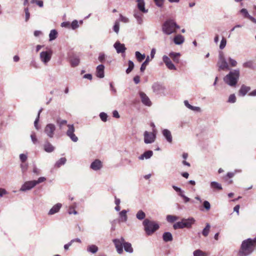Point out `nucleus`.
I'll return each mask as SVG.
<instances>
[{
  "instance_id": "obj_14",
  "label": "nucleus",
  "mask_w": 256,
  "mask_h": 256,
  "mask_svg": "<svg viewBox=\"0 0 256 256\" xmlns=\"http://www.w3.org/2000/svg\"><path fill=\"white\" fill-rule=\"evenodd\" d=\"M140 96L142 102L148 106H150L152 104L148 96L143 92H140Z\"/></svg>"
},
{
  "instance_id": "obj_29",
  "label": "nucleus",
  "mask_w": 256,
  "mask_h": 256,
  "mask_svg": "<svg viewBox=\"0 0 256 256\" xmlns=\"http://www.w3.org/2000/svg\"><path fill=\"white\" fill-rule=\"evenodd\" d=\"M80 59L76 56H73L70 58V64L72 66L74 67L78 65Z\"/></svg>"
},
{
  "instance_id": "obj_24",
  "label": "nucleus",
  "mask_w": 256,
  "mask_h": 256,
  "mask_svg": "<svg viewBox=\"0 0 256 256\" xmlns=\"http://www.w3.org/2000/svg\"><path fill=\"white\" fill-rule=\"evenodd\" d=\"M152 89L154 92L158 93L162 91L164 88L161 84L158 83H154L152 85Z\"/></svg>"
},
{
  "instance_id": "obj_33",
  "label": "nucleus",
  "mask_w": 256,
  "mask_h": 256,
  "mask_svg": "<svg viewBox=\"0 0 256 256\" xmlns=\"http://www.w3.org/2000/svg\"><path fill=\"white\" fill-rule=\"evenodd\" d=\"M210 226L209 224H206V227L203 230L202 234L204 236H207L210 230Z\"/></svg>"
},
{
  "instance_id": "obj_9",
  "label": "nucleus",
  "mask_w": 256,
  "mask_h": 256,
  "mask_svg": "<svg viewBox=\"0 0 256 256\" xmlns=\"http://www.w3.org/2000/svg\"><path fill=\"white\" fill-rule=\"evenodd\" d=\"M218 66L220 70H224L228 69V63L226 61L222 52L220 54Z\"/></svg>"
},
{
  "instance_id": "obj_49",
  "label": "nucleus",
  "mask_w": 256,
  "mask_h": 256,
  "mask_svg": "<svg viewBox=\"0 0 256 256\" xmlns=\"http://www.w3.org/2000/svg\"><path fill=\"white\" fill-rule=\"evenodd\" d=\"M24 12H25V14H26L25 20H26V22H28L30 18V13L29 12L28 8V7L26 8H24Z\"/></svg>"
},
{
  "instance_id": "obj_56",
  "label": "nucleus",
  "mask_w": 256,
  "mask_h": 256,
  "mask_svg": "<svg viewBox=\"0 0 256 256\" xmlns=\"http://www.w3.org/2000/svg\"><path fill=\"white\" fill-rule=\"evenodd\" d=\"M46 180V178L44 177H40L38 178V180H34V181L36 183V185L38 184H40L41 182H44Z\"/></svg>"
},
{
  "instance_id": "obj_27",
  "label": "nucleus",
  "mask_w": 256,
  "mask_h": 256,
  "mask_svg": "<svg viewBox=\"0 0 256 256\" xmlns=\"http://www.w3.org/2000/svg\"><path fill=\"white\" fill-rule=\"evenodd\" d=\"M44 150L48 152H51L54 150V148L49 142H46L44 146Z\"/></svg>"
},
{
  "instance_id": "obj_28",
  "label": "nucleus",
  "mask_w": 256,
  "mask_h": 256,
  "mask_svg": "<svg viewBox=\"0 0 256 256\" xmlns=\"http://www.w3.org/2000/svg\"><path fill=\"white\" fill-rule=\"evenodd\" d=\"M123 248L126 252L132 253L133 252V248H132V244L128 242H125Z\"/></svg>"
},
{
  "instance_id": "obj_44",
  "label": "nucleus",
  "mask_w": 256,
  "mask_h": 256,
  "mask_svg": "<svg viewBox=\"0 0 256 256\" xmlns=\"http://www.w3.org/2000/svg\"><path fill=\"white\" fill-rule=\"evenodd\" d=\"M226 39L224 38H222L220 42V49L222 50L223 48H224L226 46Z\"/></svg>"
},
{
  "instance_id": "obj_47",
  "label": "nucleus",
  "mask_w": 256,
  "mask_h": 256,
  "mask_svg": "<svg viewBox=\"0 0 256 256\" xmlns=\"http://www.w3.org/2000/svg\"><path fill=\"white\" fill-rule=\"evenodd\" d=\"M66 162V159L64 158H60L58 161L57 162L56 164L58 167H60L62 164H64Z\"/></svg>"
},
{
  "instance_id": "obj_19",
  "label": "nucleus",
  "mask_w": 256,
  "mask_h": 256,
  "mask_svg": "<svg viewBox=\"0 0 256 256\" xmlns=\"http://www.w3.org/2000/svg\"><path fill=\"white\" fill-rule=\"evenodd\" d=\"M137 2L138 8L140 12L143 13H146L148 12V10L145 9V4L144 0H137Z\"/></svg>"
},
{
  "instance_id": "obj_8",
  "label": "nucleus",
  "mask_w": 256,
  "mask_h": 256,
  "mask_svg": "<svg viewBox=\"0 0 256 256\" xmlns=\"http://www.w3.org/2000/svg\"><path fill=\"white\" fill-rule=\"evenodd\" d=\"M68 130L66 132L67 136L74 142H76L78 140V137L74 134V125L68 124Z\"/></svg>"
},
{
  "instance_id": "obj_2",
  "label": "nucleus",
  "mask_w": 256,
  "mask_h": 256,
  "mask_svg": "<svg viewBox=\"0 0 256 256\" xmlns=\"http://www.w3.org/2000/svg\"><path fill=\"white\" fill-rule=\"evenodd\" d=\"M142 224L146 234L148 236L152 235L160 228L159 225L156 222L147 218L144 220Z\"/></svg>"
},
{
  "instance_id": "obj_53",
  "label": "nucleus",
  "mask_w": 256,
  "mask_h": 256,
  "mask_svg": "<svg viewBox=\"0 0 256 256\" xmlns=\"http://www.w3.org/2000/svg\"><path fill=\"white\" fill-rule=\"evenodd\" d=\"M114 30L116 32L118 33L120 28V24L118 22H116L114 26Z\"/></svg>"
},
{
  "instance_id": "obj_17",
  "label": "nucleus",
  "mask_w": 256,
  "mask_h": 256,
  "mask_svg": "<svg viewBox=\"0 0 256 256\" xmlns=\"http://www.w3.org/2000/svg\"><path fill=\"white\" fill-rule=\"evenodd\" d=\"M104 66L100 64L96 68V76L100 78L104 77Z\"/></svg>"
},
{
  "instance_id": "obj_61",
  "label": "nucleus",
  "mask_w": 256,
  "mask_h": 256,
  "mask_svg": "<svg viewBox=\"0 0 256 256\" xmlns=\"http://www.w3.org/2000/svg\"><path fill=\"white\" fill-rule=\"evenodd\" d=\"M240 12L242 14H244V16L246 18H248V16H250V14H248V10L245 8H242L240 10Z\"/></svg>"
},
{
  "instance_id": "obj_51",
  "label": "nucleus",
  "mask_w": 256,
  "mask_h": 256,
  "mask_svg": "<svg viewBox=\"0 0 256 256\" xmlns=\"http://www.w3.org/2000/svg\"><path fill=\"white\" fill-rule=\"evenodd\" d=\"M100 118L102 120L103 122H105L106 121L107 117H108L106 114L104 112H101L100 114Z\"/></svg>"
},
{
  "instance_id": "obj_48",
  "label": "nucleus",
  "mask_w": 256,
  "mask_h": 256,
  "mask_svg": "<svg viewBox=\"0 0 256 256\" xmlns=\"http://www.w3.org/2000/svg\"><path fill=\"white\" fill-rule=\"evenodd\" d=\"M20 168H22V172H26L28 168V164L26 163L25 162L24 163H22L20 164Z\"/></svg>"
},
{
  "instance_id": "obj_43",
  "label": "nucleus",
  "mask_w": 256,
  "mask_h": 256,
  "mask_svg": "<svg viewBox=\"0 0 256 256\" xmlns=\"http://www.w3.org/2000/svg\"><path fill=\"white\" fill-rule=\"evenodd\" d=\"M134 16L137 19L138 23L141 24L142 22V15L139 13L135 12Z\"/></svg>"
},
{
  "instance_id": "obj_63",
  "label": "nucleus",
  "mask_w": 256,
  "mask_h": 256,
  "mask_svg": "<svg viewBox=\"0 0 256 256\" xmlns=\"http://www.w3.org/2000/svg\"><path fill=\"white\" fill-rule=\"evenodd\" d=\"M74 240H72L69 243L65 244L64 246V248L66 250H68L69 248V247L72 246V242H74Z\"/></svg>"
},
{
  "instance_id": "obj_3",
  "label": "nucleus",
  "mask_w": 256,
  "mask_h": 256,
  "mask_svg": "<svg viewBox=\"0 0 256 256\" xmlns=\"http://www.w3.org/2000/svg\"><path fill=\"white\" fill-rule=\"evenodd\" d=\"M240 76V71L235 70L230 72L224 78V81L226 83L230 86H235L238 82Z\"/></svg>"
},
{
  "instance_id": "obj_31",
  "label": "nucleus",
  "mask_w": 256,
  "mask_h": 256,
  "mask_svg": "<svg viewBox=\"0 0 256 256\" xmlns=\"http://www.w3.org/2000/svg\"><path fill=\"white\" fill-rule=\"evenodd\" d=\"M210 186L214 189H216L218 190H222V187L221 186V184L217 182H212L210 184Z\"/></svg>"
},
{
  "instance_id": "obj_52",
  "label": "nucleus",
  "mask_w": 256,
  "mask_h": 256,
  "mask_svg": "<svg viewBox=\"0 0 256 256\" xmlns=\"http://www.w3.org/2000/svg\"><path fill=\"white\" fill-rule=\"evenodd\" d=\"M203 206L206 210H209L210 208V204L208 201H204Z\"/></svg>"
},
{
  "instance_id": "obj_5",
  "label": "nucleus",
  "mask_w": 256,
  "mask_h": 256,
  "mask_svg": "<svg viewBox=\"0 0 256 256\" xmlns=\"http://www.w3.org/2000/svg\"><path fill=\"white\" fill-rule=\"evenodd\" d=\"M125 242L124 238L122 237L120 238V239L116 238L112 240L116 251L119 254H122L124 252L123 247Z\"/></svg>"
},
{
  "instance_id": "obj_50",
  "label": "nucleus",
  "mask_w": 256,
  "mask_h": 256,
  "mask_svg": "<svg viewBox=\"0 0 256 256\" xmlns=\"http://www.w3.org/2000/svg\"><path fill=\"white\" fill-rule=\"evenodd\" d=\"M56 122L60 128H61L63 125L66 124L67 123V121L66 120L60 119L57 120Z\"/></svg>"
},
{
  "instance_id": "obj_42",
  "label": "nucleus",
  "mask_w": 256,
  "mask_h": 256,
  "mask_svg": "<svg viewBox=\"0 0 256 256\" xmlns=\"http://www.w3.org/2000/svg\"><path fill=\"white\" fill-rule=\"evenodd\" d=\"M76 206L75 204L71 206H70L69 208V209H68V213L69 214H77V212L75 210V208H76Z\"/></svg>"
},
{
  "instance_id": "obj_34",
  "label": "nucleus",
  "mask_w": 256,
  "mask_h": 256,
  "mask_svg": "<svg viewBox=\"0 0 256 256\" xmlns=\"http://www.w3.org/2000/svg\"><path fill=\"white\" fill-rule=\"evenodd\" d=\"M136 217L138 219L140 220H142L144 218L146 217L145 213L142 210H140L138 211L136 214Z\"/></svg>"
},
{
  "instance_id": "obj_16",
  "label": "nucleus",
  "mask_w": 256,
  "mask_h": 256,
  "mask_svg": "<svg viewBox=\"0 0 256 256\" xmlns=\"http://www.w3.org/2000/svg\"><path fill=\"white\" fill-rule=\"evenodd\" d=\"M182 220L184 228H190L195 222L194 219L192 218L188 219H182Z\"/></svg>"
},
{
  "instance_id": "obj_1",
  "label": "nucleus",
  "mask_w": 256,
  "mask_h": 256,
  "mask_svg": "<svg viewBox=\"0 0 256 256\" xmlns=\"http://www.w3.org/2000/svg\"><path fill=\"white\" fill-rule=\"evenodd\" d=\"M256 249V237L254 238H248L244 240L238 250V256H248Z\"/></svg>"
},
{
  "instance_id": "obj_59",
  "label": "nucleus",
  "mask_w": 256,
  "mask_h": 256,
  "mask_svg": "<svg viewBox=\"0 0 256 256\" xmlns=\"http://www.w3.org/2000/svg\"><path fill=\"white\" fill-rule=\"evenodd\" d=\"M30 137L34 144H36L38 142L36 136L35 134H32Z\"/></svg>"
},
{
  "instance_id": "obj_12",
  "label": "nucleus",
  "mask_w": 256,
  "mask_h": 256,
  "mask_svg": "<svg viewBox=\"0 0 256 256\" xmlns=\"http://www.w3.org/2000/svg\"><path fill=\"white\" fill-rule=\"evenodd\" d=\"M162 60L166 64L167 68L170 70H176V68L172 63L170 58L166 56H163Z\"/></svg>"
},
{
  "instance_id": "obj_30",
  "label": "nucleus",
  "mask_w": 256,
  "mask_h": 256,
  "mask_svg": "<svg viewBox=\"0 0 256 256\" xmlns=\"http://www.w3.org/2000/svg\"><path fill=\"white\" fill-rule=\"evenodd\" d=\"M58 36V32L56 30H52L50 32L49 34L50 40H55Z\"/></svg>"
},
{
  "instance_id": "obj_57",
  "label": "nucleus",
  "mask_w": 256,
  "mask_h": 256,
  "mask_svg": "<svg viewBox=\"0 0 256 256\" xmlns=\"http://www.w3.org/2000/svg\"><path fill=\"white\" fill-rule=\"evenodd\" d=\"M228 62H229L230 64L232 66H235L237 64V62L234 60H233L231 58H230L228 59Z\"/></svg>"
},
{
  "instance_id": "obj_10",
  "label": "nucleus",
  "mask_w": 256,
  "mask_h": 256,
  "mask_svg": "<svg viewBox=\"0 0 256 256\" xmlns=\"http://www.w3.org/2000/svg\"><path fill=\"white\" fill-rule=\"evenodd\" d=\"M55 130V126L54 124H49L45 127L44 132L50 138H52Z\"/></svg>"
},
{
  "instance_id": "obj_7",
  "label": "nucleus",
  "mask_w": 256,
  "mask_h": 256,
  "mask_svg": "<svg viewBox=\"0 0 256 256\" xmlns=\"http://www.w3.org/2000/svg\"><path fill=\"white\" fill-rule=\"evenodd\" d=\"M52 52L51 50L42 52L40 54V58L41 60L46 64L51 59Z\"/></svg>"
},
{
  "instance_id": "obj_18",
  "label": "nucleus",
  "mask_w": 256,
  "mask_h": 256,
  "mask_svg": "<svg viewBox=\"0 0 256 256\" xmlns=\"http://www.w3.org/2000/svg\"><path fill=\"white\" fill-rule=\"evenodd\" d=\"M250 90V86H246L242 84L238 92V94L240 96H244L246 93Z\"/></svg>"
},
{
  "instance_id": "obj_25",
  "label": "nucleus",
  "mask_w": 256,
  "mask_h": 256,
  "mask_svg": "<svg viewBox=\"0 0 256 256\" xmlns=\"http://www.w3.org/2000/svg\"><path fill=\"white\" fill-rule=\"evenodd\" d=\"M162 238L165 242H170L172 240V236L171 233L166 232L163 234Z\"/></svg>"
},
{
  "instance_id": "obj_40",
  "label": "nucleus",
  "mask_w": 256,
  "mask_h": 256,
  "mask_svg": "<svg viewBox=\"0 0 256 256\" xmlns=\"http://www.w3.org/2000/svg\"><path fill=\"white\" fill-rule=\"evenodd\" d=\"M173 227L174 230L184 228L182 220L181 222H179L174 224L173 226Z\"/></svg>"
},
{
  "instance_id": "obj_54",
  "label": "nucleus",
  "mask_w": 256,
  "mask_h": 256,
  "mask_svg": "<svg viewBox=\"0 0 256 256\" xmlns=\"http://www.w3.org/2000/svg\"><path fill=\"white\" fill-rule=\"evenodd\" d=\"M32 3H36L40 7L43 6V2L40 0H32Z\"/></svg>"
},
{
  "instance_id": "obj_11",
  "label": "nucleus",
  "mask_w": 256,
  "mask_h": 256,
  "mask_svg": "<svg viewBox=\"0 0 256 256\" xmlns=\"http://www.w3.org/2000/svg\"><path fill=\"white\" fill-rule=\"evenodd\" d=\"M36 186L34 180L28 181L24 183L22 186L20 190L21 191H26L30 190Z\"/></svg>"
},
{
  "instance_id": "obj_22",
  "label": "nucleus",
  "mask_w": 256,
  "mask_h": 256,
  "mask_svg": "<svg viewBox=\"0 0 256 256\" xmlns=\"http://www.w3.org/2000/svg\"><path fill=\"white\" fill-rule=\"evenodd\" d=\"M153 154V152L152 150H148L142 154L140 156H139V159L141 160H144V158H150Z\"/></svg>"
},
{
  "instance_id": "obj_32",
  "label": "nucleus",
  "mask_w": 256,
  "mask_h": 256,
  "mask_svg": "<svg viewBox=\"0 0 256 256\" xmlns=\"http://www.w3.org/2000/svg\"><path fill=\"white\" fill-rule=\"evenodd\" d=\"M150 62V58L149 56H148L146 58V60L142 64L140 70L142 72H144V70H146V66L148 64V62Z\"/></svg>"
},
{
  "instance_id": "obj_45",
  "label": "nucleus",
  "mask_w": 256,
  "mask_h": 256,
  "mask_svg": "<svg viewBox=\"0 0 256 256\" xmlns=\"http://www.w3.org/2000/svg\"><path fill=\"white\" fill-rule=\"evenodd\" d=\"M79 25L78 24V22L76 20H74L70 24V27L72 29L75 30L78 27Z\"/></svg>"
},
{
  "instance_id": "obj_60",
  "label": "nucleus",
  "mask_w": 256,
  "mask_h": 256,
  "mask_svg": "<svg viewBox=\"0 0 256 256\" xmlns=\"http://www.w3.org/2000/svg\"><path fill=\"white\" fill-rule=\"evenodd\" d=\"M61 26L66 28H71L70 24V22H63L61 24Z\"/></svg>"
},
{
  "instance_id": "obj_26",
  "label": "nucleus",
  "mask_w": 256,
  "mask_h": 256,
  "mask_svg": "<svg viewBox=\"0 0 256 256\" xmlns=\"http://www.w3.org/2000/svg\"><path fill=\"white\" fill-rule=\"evenodd\" d=\"M162 134L168 142H172V136L171 133H170V131H169L168 130L166 129H165L162 131Z\"/></svg>"
},
{
  "instance_id": "obj_36",
  "label": "nucleus",
  "mask_w": 256,
  "mask_h": 256,
  "mask_svg": "<svg viewBox=\"0 0 256 256\" xmlns=\"http://www.w3.org/2000/svg\"><path fill=\"white\" fill-rule=\"evenodd\" d=\"M87 250L93 254L97 252L98 250V248L96 245H91L88 246Z\"/></svg>"
},
{
  "instance_id": "obj_20",
  "label": "nucleus",
  "mask_w": 256,
  "mask_h": 256,
  "mask_svg": "<svg viewBox=\"0 0 256 256\" xmlns=\"http://www.w3.org/2000/svg\"><path fill=\"white\" fill-rule=\"evenodd\" d=\"M62 207V204L58 203L55 204L49 211L48 214L52 215L58 212Z\"/></svg>"
},
{
  "instance_id": "obj_41",
  "label": "nucleus",
  "mask_w": 256,
  "mask_h": 256,
  "mask_svg": "<svg viewBox=\"0 0 256 256\" xmlns=\"http://www.w3.org/2000/svg\"><path fill=\"white\" fill-rule=\"evenodd\" d=\"M178 218L174 216L168 215L166 216V220L168 222H173L176 220Z\"/></svg>"
},
{
  "instance_id": "obj_35",
  "label": "nucleus",
  "mask_w": 256,
  "mask_h": 256,
  "mask_svg": "<svg viewBox=\"0 0 256 256\" xmlns=\"http://www.w3.org/2000/svg\"><path fill=\"white\" fill-rule=\"evenodd\" d=\"M136 58L137 60L139 62H141L146 58V56H145L144 54H142L139 52H136Z\"/></svg>"
},
{
  "instance_id": "obj_4",
  "label": "nucleus",
  "mask_w": 256,
  "mask_h": 256,
  "mask_svg": "<svg viewBox=\"0 0 256 256\" xmlns=\"http://www.w3.org/2000/svg\"><path fill=\"white\" fill-rule=\"evenodd\" d=\"M179 28V26L172 20L166 21L162 26L163 32L167 34H170L175 32L176 29Z\"/></svg>"
},
{
  "instance_id": "obj_64",
  "label": "nucleus",
  "mask_w": 256,
  "mask_h": 256,
  "mask_svg": "<svg viewBox=\"0 0 256 256\" xmlns=\"http://www.w3.org/2000/svg\"><path fill=\"white\" fill-rule=\"evenodd\" d=\"M105 59V56L103 54H100L98 56V60L100 62H103Z\"/></svg>"
},
{
  "instance_id": "obj_39",
  "label": "nucleus",
  "mask_w": 256,
  "mask_h": 256,
  "mask_svg": "<svg viewBox=\"0 0 256 256\" xmlns=\"http://www.w3.org/2000/svg\"><path fill=\"white\" fill-rule=\"evenodd\" d=\"M120 216L122 219V221L126 222L127 220L126 211V210H122L120 213Z\"/></svg>"
},
{
  "instance_id": "obj_38",
  "label": "nucleus",
  "mask_w": 256,
  "mask_h": 256,
  "mask_svg": "<svg viewBox=\"0 0 256 256\" xmlns=\"http://www.w3.org/2000/svg\"><path fill=\"white\" fill-rule=\"evenodd\" d=\"M128 67L127 68V70H126V72L128 74L130 73L133 70V68H134V62L132 60H129L128 62Z\"/></svg>"
},
{
  "instance_id": "obj_21",
  "label": "nucleus",
  "mask_w": 256,
  "mask_h": 256,
  "mask_svg": "<svg viewBox=\"0 0 256 256\" xmlns=\"http://www.w3.org/2000/svg\"><path fill=\"white\" fill-rule=\"evenodd\" d=\"M184 36L181 34H178L174 38V42L176 44H180L184 42Z\"/></svg>"
},
{
  "instance_id": "obj_13",
  "label": "nucleus",
  "mask_w": 256,
  "mask_h": 256,
  "mask_svg": "<svg viewBox=\"0 0 256 256\" xmlns=\"http://www.w3.org/2000/svg\"><path fill=\"white\" fill-rule=\"evenodd\" d=\"M102 167V162L98 159L94 160L90 164V168L94 170H100Z\"/></svg>"
},
{
  "instance_id": "obj_62",
  "label": "nucleus",
  "mask_w": 256,
  "mask_h": 256,
  "mask_svg": "<svg viewBox=\"0 0 256 256\" xmlns=\"http://www.w3.org/2000/svg\"><path fill=\"white\" fill-rule=\"evenodd\" d=\"M180 196L184 198L185 202H188L190 200V199L183 194L182 193L180 194Z\"/></svg>"
},
{
  "instance_id": "obj_46",
  "label": "nucleus",
  "mask_w": 256,
  "mask_h": 256,
  "mask_svg": "<svg viewBox=\"0 0 256 256\" xmlns=\"http://www.w3.org/2000/svg\"><path fill=\"white\" fill-rule=\"evenodd\" d=\"M236 101V97L234 94H232L230 96L228 100V102L230 103H234Z\"/></svg>"
},
{
  "instance_id": "obj_37",
  "label": "nucleus",
  "mask_w": 256,
  "mask_h": 256,
  "mask_svg": "<svg viewBox=\"0 0 256 256\" xmlns=\"http://www.w3.org/2000/svg\"><path fill=\"white\" fill-rule=\"evenodd\" d=\"M194 256H207L206 253L200 250H197L194 252Z\"/></svg>"
},
{
  "instance_id": "obj_55",
  "label": "nucleus",
  "mask_w": 256,
  "mask_h": 256,
  "mask_svg": "<svg viewBox=\"0 0 256 256\" xmlns=\"http://www.w3.org/2000/svg\"><path fill=\"white\" fill-rule=\"evenodd\" d=\"M27 158H28V157H27V156L26 154H20V158L22 162V163L26 162V161L27 160Z\"/></svg>"
},
{
  "instance_id": "obj_58",
  "label": "nucleus",
  "mask_w": 256,
  "mask_h": 256,
  "mask_svg": "<svg viewBox=\"0 0 256 256\" xmlns=\"http://www.w3.org/2000/svg\"><path fill=\"white\" fill-rule=\"evenodd\" d=\"M120 17L121 22L125 23L128 22V19L127 18L124 16L122 14H120Z\"/></svg>"
},
{
  "instance_id": "obj_23",
  "label": "nucleus",
  "mask_w": 256,
  "mask_h": 256,
  "mask_svg": "<svg viewBox=\"0 0 256 256\" xmlns=\"http://www.w3.org/2000/svg\"><path fill=\"white\" fill-rule=\"evenodd\" d=\"M169 56L172 60L175 63H178L180 60V54L179 53H175V52H171Z\"/></svg>"
},
{
  "instance_id": "obj_6",
  "label": "nucleus",
  "mask_w": 256,
  "mask_h": 256,
  "mask_svg": "<svg viewBox=\"0 0 256 256\" xmlns=\"http://www.w3.org/2000/svg\"><path fill=\"white\" fill-rule=\"evenodd\" d=\"M156 130H154L152 132L146 131L144 133V142L146 144H151L156 139Z\"/></svg>"
},
{
  "instance_id": "obj_15",
  "label": "nucleus",
  "mask_w": 256,
  "mask_h": 256,
  "mask_svg": "<svg viewBox=\"0 0 256 256\" xmlns=\"http://www.w3.org/2000/svg\"><path fill=\"white\" fill-rule=\"evenodd\" d=\"M114 46L116 50L118 53H123L126 50V48L124 44H120V42H116Z\"/></svg>"
}]
</instances>
